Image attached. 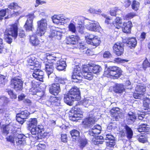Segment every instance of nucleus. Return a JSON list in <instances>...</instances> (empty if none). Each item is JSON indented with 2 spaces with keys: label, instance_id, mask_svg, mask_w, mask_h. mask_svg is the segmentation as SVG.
Listing matches in <instances>:
<instances>
[{
  "label": "nucleus",
  "instance_id": "f257e3e1",
  "mask_svg": "<svg viewBox=\"0 0 150 150\" xmlns=\"http://www.w3.org/2000/svg\"><path fill=\"white\" fill-rule=\"evenodd\" d=\"M101 69L100 66L96 65L95 66L85 65L83 68V73L81 72V69L77 67L74 69L72 78V81L77 83L79 81L81 80L83 76L85 79L90 80L93 78L92 72L96 74L100 72Z\"/></svg>",
  "mask_w": 150,
  "mask_h": 150
},
{
  "label": "nucleus",
  "instance_id": "f03ea898",
  "mask_svg": "<svg viewBox=\"0 0 150 150\" xmlns=\"http://www.w3.org/2000/svg\"><path fill=\"white\" fill-rule=\"evenodd\" d=\"M27 62V65L31 66L32 67L30 68L34 70L32 74L33 77L39 81H43L44 72L42 71L36 69L37 63L38 62L36 60L35 57L33 56L28 57Z\"/></svg>",
  "mask_w": 150,
  "mask_h": 150
},
{
  "label": "nucleus",
  "instance_id": "7ed1b4c3",
  "mask_svg": "<svg viewBox=\"0 0 150 150\" xmlns=\"http://www.w3.org/2000/svg\"><path fill=\"white\" fill-rule=\"evenodd\" d=\"M18 26L16 23L7 26L4 32V38L6 42L11 43L12 40V37L16 39L18 35Z\"/></svg>",
  "mask_w": 150,
  "mask_h": 150
},
{
  "label": "nucleus",
  "instance_id": "20e7f679",
  "mask_svg": "<svg viewBox=\"0 0 150 150\" xmlns=\"http://www.w3.org/2000/svg\"><path fill=\"white\" fill-rule=\"evenodd\" d=\"M23 82L19 76L12 78L10 82L11 87L16 91H21L23 89Z\"/></svg>",
  "mask_w": 150,
  "mask_h": 150
},
{
  "label": "nucleus",
  "instance_id": "39448f33",
  "mask_svg": "<svg viewBox=\"0 0 150 150\" xmlns=\"http://www.w3.org/2000/svg\"><path fill=\"white\" fill-rule=\"evenodd\" d=\"M105 74H107L109 76L113 77L115 79L120 77L121 75L122 71L120 68L117 67L112 66L108 68V71H105Z\"/></svg>",
  "mask_w": 150,
  "mask_h": 150
},
{
  "label": "nucleus",
  "instance_id": "423d86ee",
  "mask_svg": "<svg viewBox=\"0 0 150 150\" xmlns=\"http://www.w3.org/2000/svg\"><path fill=\"white\" fill-rule=\"evenodd\" d=\"M30 112L27 110L21 111L16 115V120L20 124H23L30 115Z\"/></svg>",
  "mask_w": 150,
  "mask_h": 150
},
{
  "label": "nucleus",
  "instance_id": "0eeeda50",
  "mask_svg": "<svg viewBox=\"0 0 150 150\" xmlns=\"http://www.w3.org/2000/svg\"><path fill=\"white\" fill-rule=\"evenodd\" d=\"M86 39L88 44L96 47L98 45L100 42V38L98 36H94L93 35H90L86 37Z\"/></svg>",
  "mask_w": 150,
  "mask_h": 150
},
{
  "label": "nucleus",
  "instance_id": "6e6552de",
  "mask_svg": "<svg viewBox=\"0 0 150 150\" xmlns=\"http://www.w3.org/2000/svg\"><path fill=\"white\" fill-rule=\"evenodd\" d=\"M27 19L24 25L26 30L27 31L31 30L33 28V21L35 17L33 13L29 14L27 16Z\"/></svg>",
  "mask_w": 150,
  "mask_h": 150
},
{
  "label": "nucleus",
  "instance_id": "1a4fd4ad",
  "mask_svg": "<svg viewBox=\"0 0 150 150\" xmlns=\"http://www.w3.org/2000/svg\"><path fill=\"white\" fill-rule=\"evenodd\" d=\"M38 24L39 31V32L38 33V35L41 36L44 34L47 29V21L46 19H42L38 22Z\"/></svg>",
  "mask_w": 150,
  "mask_h": 150
},
{
  "label": "nucleus",
  "instance_id": "9d476101",
  "mask_svg": "<svg viewBox=\"0 0 150 150\" xmlns=\"http://www.w3.org/2000/svg\"><path fill=\"white\" fill-rule=\"evenodd\" d=\"M68 94L70 96L74 98L75 100H78L80 99L79 89L76 87L74 86L71 88Z\"/></svg>",
  "mask_w": 150,
  "mask_h": 150
},
{
  "label": "nucleus",
  "instance_id": "9b49d317",
  "mask_svg": "<svg viewBox=\"0 0 150 150\" xmlns=\"http://www.w3.org/2000/svg\"><path fill=\"white\" fill-rule=\"evenodd\" d=\"M52 19L53 22L56 24L59 23H64L67 22L69 20L68 18H65L62 15H54L52 17Z\"/></svg>",
  "mask_w": 150,
  "mask_h": 150
},
{
  "label": "nucleus",
  "instance_id": "f8f14e48",
  "mask_svg": "<svg viewBox=\"0 0 150 150\" xmlns=\"http://www.w3.org/2000/svg\"><path fill=\"white\" fill-rule=\"evenodd\" d=\"M93 23L88 22L86 25L85 26L87 29L92 31H96L99 30L101 28L99 23L97 22L94 23L95 21H92Z\"/></svg>",
  "mask_w": 150,
  "mask_h": 150
},
{
  "label": "nucleus",
  "instance_id": "ddd939ff",
  "mask_svg": "<svg viewBox=\"0 0 150 150\" xmlns=\"http://www.w3.org/2000/svg\"><path fill=\"white\" fill-rule=\"evenodd\" d=\"M113 52L117 55H121L124 51L123 45L122 43H117L113 46Z\"/></svg>",
  "mask_w": 150,
  "mask_h": 150
},
{
  "label": "nucleus",
  "instance_id": "4468645a",
  "mask_svg": "<svg viewBox=\"0 0 150 150\" xmlns=\"http://www.w3.org/2000/svg\"><path fill=\"white\" fill-rule=\"evenodd\" d=\"M50 92L54 96L57 95L61 91L60 86L57 83L52 84L49 88Z\"/></svg>",
  "mask_w": 150,
  "mask_h": 150
},
{
  "label": "nucleus",
  "instance_id": "2eb2a0df",
  "mask_svg": "<svg viewBox=\"0 0 150 150\" xmlns=\"http://www.w3.org/2000/svg\"><path fill=\"white\" fill-rule=\"evenodd\" d=\"M101 130V126L99 125H95L92 128L90 129L88 131V134L93 137H95L97 135L100 133Z\"/></svg>",
  "mask_w": 150,
  "mask_h": 150
},
{
  "label": "nucleus",
  "instance_id": "dca6fc26",
  "mask_svg": "<svg viewBox=\"0 0 150 150\" xmlns=\"http://www.w3.org/2000/svg\"><path fill=\"white\" fill-rule=\"evenodd\" d=\"M53 64V62H46L45 64V71L48 78H49L50 76L52 77L50 75L53 73V71L54 69Z\"/></svg>",
  "mask_w": 150,
  "mask_h": 150
},
{
  "label": "nucleus",
  "instance_id": "f3484780",
  "mask_svg": "<svg viewBox=\"0 0 150 150\" xmlns=\"http://www.w3.org/2000/svg\"><path fill=\"white\" fill-rule=\"evenodd\" d=\"M80 40L79 37L77 35H71L66 39V43L68 44L75 45Z\"/></svg>",
  "mask_w": 150,
  "mask_h": 150
},
{
  "label": "nucleus",
  "instance_id": "a211bd4d",
  "mask_svg": "<svg viewBox=\"0 0 150 150\" xmlns=\"http://www.w3.org/2000/svg\"><path fill=\"white\" fill-rule=\"evenodd\" d=\"M44 131V128L42 125H38L37 126L34 127L31 129V133L33 135H36L39 134H42Z\"/></svg>",
  "mask_w": 150,
  "mask_h": 150
},
{
  "label": "nucleus",
  "instance_id": "6ab92c4d",
  "mask_svg": "<svg viewBox=\"0 0 150 150\" xmlns=\"http://www.w3.org/2000/svg\"><path fill=\"white\" fill-rule=\"evenodd\" d=\"M80 111L81 110L79 108L78 109L76 108H74V110H71V114H70V117L71 118V119L74 121L78 120V119L76 118L80 116L81 115Z\"/></svg>",
  "mask_w": 150,
  "mask_h": 150
},
{
  "label": "nucleus",
  "instance_id": "aec40b11",
  "mask_svg": "<svg viewBox=\"0 0 150 150\" xmlns=\"http://www.w3.org/2000/svg\"><path fill=\"white\" fill-rule=\"evenodd\" d=\"M60 100L57 99L56 97H51L50 100L47 101L46 104L48 106L51 105L54 106H59L60 105Z\"/></svg>",
  "mask_w": 150,
  "mask_h": 150
},
{
  "label": "nucleus",
  "instance_id": "412c9836",
  "mask_svg": "<svg viewBox=\"0 0 150 150\" xmlns=\"http://www.w3.org/2000/svg\"><path fill=\"white\" fill-rule=\"evenodd\" d=\"M95 122L94 117H89L85 119L83 122V125L85 127H90L91 125L94 124Z\"/></svg>",
  "mask_w": 150,
  "mask_h": 150
},
{
  "label": "nucleus",
  "instance_id": "4be33fe9",
  "mask_svg": "<svg viewBox=\"0 0 150 150\" xmlns=\"http://www.w3.org/2000/svg\"><path fill=\"white\" fill-rule=\"evenodd\" d=\"M127 46L131 49L134 48L137 45V41L135 38H129L126 41Z\"/></svg>",
  "mask_w": 150,
  "mask_h": 150
},
{
  "label": "nucleus",
  "instance_id": "5701e85b",
  "mask_svg": "<svg viewBox=\"0 0 150 150\" xmlns=\"http://www.w3.org/2000/svg\"><path fill=\"white\" fill-rule=\"evenodd\" d=\"M132 27V23L131 21H129L124 23L122 27V30L125 33H130L131 28Z\"/></svg>",
  "mask_w": 150,
  "mask_h": 150
},
{
  "label": "nucleus",
  "instance_id": "b1692460",
  "mask_svg": "<svg viewBox=\"0 0 150 150\" xmlns=\"http://www.w3.org/2000/svg\"><path fill=\"white\" fill-rule=\"evenodd\" d=\"M67 66L66 62L62 59L59 60L57 62L56 68L59 71H62L65 69Z\"/></svg>",
  "mask_w": 150,
  "mask_h": 150
},
{
  "label": "nucleus",
  "instance_id": "393cba45",
  "mask_svg": "<svg viewBox=\"0 0 150 150\" xmlns=\"http://www.w3.org/2000/svg\"><path fill=\"white\" fill-rule=\"evenodd\" d=\"M110 112L111 116L114 117L115 120H117L118 117H120L119 115L120 113V111L119 108H113L110 111Z\"/></svg>",
  "mask_w": 150,
  "mask_h": 150
},
{
  "label": "nucleus",
  "instance_id": "a878e982",
  "mask_svg": "<svg viewBox=\"0 0 150 150\" xmlns=\"http://www.w3.org/2000/svg\"><path fill=\"white\" fill-rule=\"evenodd\" d=\"M113 90L116 93H121L125 91L123 85L121 84H116L113 87Z\"/></svg>",
  "mask_w": 150,
  "mask_h": 150
},
{
  "label": "nucleus",
  "instance_id": "bb28decb",
  "mask_svg": "<svg viewBox=\"0 0 150 150\" xmlns=\"http://www.w3.org/2000/svg\"><path fill=\"white\" fill-rule=\"evenodd\" d=\"M37 123V120L36 118H30L29 119L27 122L28 129L30 130L31 128L36 126Z\"/></svg>",
  "mask_w": 150,
  "mask_h": 150
},
{
  "label": "nucleus",
  "instance_id": "cd10ccee",
  "mask_svg": "<svg viewBox=\"0 0 150 150\" xmlns=\"http://www.w3.org/2000/svg\"><path fill=\"white\" fill-rule=\"evenodd\" d=\"M68 93L67 94L64 95V101L68 105L70 106L73 105V102L75 100L74 98H72Z\"/></svg>",
  "mask_w": 150,
  "mask_h": 150
},
{
  "label": "nucleus",
  "instance_id": "c85d7f7f",
  "mask_svg": "<svg viewBox=\"0 0 150 150\" xmlns=\"http://www.w3.org/2000/svg\"><path fill=\"white\" fill-rule=\"evenodd\" d=\"M30 41L32 45L34 46H38L40 44V42L35 35L30 36Z\"/></svg>",
  "mask_w": 150,
  "mask_h": 150
},
{
  "label": "nucleus",
  "instance_id": "c756f323",
  "mask_svg": "<svg viewBox=\"0 0 150 150\" xmlns=\"http://www.w3.org/2000/svg\"><path fill=\"white\" fill-rule=\"evenodd\" d=\"M150 130L149 125L146 124H142L139 125L138 131L140 132H148Z\"/></svg>",
  "mask_w": 150,
  "mask_h": 150
},
{
  "label": "nucleus",
  "instance_id": "7c9ffc66",
  "mask_svg": "<svg viewBox=\"0 0 150 150\" xmlns=\"http://www.w3.org/2000/svg\"><path fill=\"white\" fill-rule=\"evenodd\" d=\"M93 138L92 139L93 143L94 144H102L103 142L104 139L103 137L100 136H99L93 137Z\"/></svg>",
  "mask_w": 150,
  "mask_h": 150
},
{
  "label": "nucleus",
  "instance_id": "2f4dec72",
  "mask_svg": "<svg viewBox=\"0 0 150 150\" xmlns=\"http://www.w3.org/2000/svg\"><path fill=\"white\" fill-rule=\"evenodd\" d=\"M62 36V33L59 31L55 30H52L51 31L50 37L56 38L57 39H61Z\"/></svg>",
  "mask_w": 150,
  "mask_h": 150
},
{
  "label": "nucleus",
  "instance_id": "473e14b6",
  "mask_svg": "<svg viewBox=\"0 0 150 150\" xmlns=\"http://www.w3.org/2000/svg\"><path fill=\"white\" fill-rule=\"evenodd\" d=\"M46 56L47 62H53L54 63V61L59 59V58L54 55V54L47 53L46 54Z\"/></svg>",
  "mask_w": 150,
  "mask_h": 150
},
{
  "label": "nucleus",
  "instance_id": "72a5a7b5",
  "mask_svg": "<svg viewBox=\"0 0 150 150\" xmlns=\"http://www.w3.org/2000/svg\"><path fill=\"white\" fill-rule=\"evenodd\" d=\"M136 118L135 114L131 112H129L127 116V119L131 123H133L135 121Z\"/></svg>",
  "mask_w": 150,
  "mask_h": 150
},
{
  "label": "nucleus",
  "instance_id": "f704fd0d",
  "mask_svg": "<svg viewBox=\"0 0 150 150\" xmlns=\"http://www.w3.org/2000/svg\"><path fill=\"white\" fill-rule=\"evenodd\" d=\"M88 140L85 138H81L79 141V146L80 148L83 149L88 144Z\"/></svg>",
  "mask_w": 150,
  "mask_h": 150
},
{
  "label": "nucleus",
  "instance_id": "c9c22d12",
  "mask_svg": "<svg viewBox=\"0 0 150 150\" xmlns=\"http://www.w3.org/2000/svg\"><path fill=\"white\" fill-rule=\"evenodd\" d=\"M70 134L73 139L76 140L79 138L80 136L79 132L76 129H73L70 132Z\"/></svg>",
  "mask_w": 150,
  "mask_h": 150
},
{
  "label": "nucleus",
  "instance_id": "e433bc0d",
  "mask_svg": "<svg viewBox=\"0 0 150 150\" xmlns=\"http://www.w3.org/2000/svg\"><path fill=\"white\" fill-rule=\"evenodd\" d=\"M125 127L127 132V137L129 139L132 138L133 133L131 129L127 125L125 126Z\"/></svg>",
  "mask_w": 150,
  "mask_h": 150
},
{
  "label": "nucleus",
  "instance_id": "4c0bfd02",
  "mask_svg": "<svg viewBox=\"0 0 150 150\" xmlns=\"http://www.w3.org/2000/svg\"><path fill=\"white\" fill-rule=\"evenodd\" d=\"M114 24L115 25L114 26H116V28H119L122 25V19L119 17L116 18Z\"/></svg>",
  "mask_w": 150,
  "mask_h": 150
},
{
  "label": "nucleus",
  "instance_id": "58836bf2",
  "mask_svg": "<svg viewBox=\"0 0 150 150\" xmlns=\"http://www.w3.org/2000/svg\"><path fill=\"white\" fill-rule=\"evenodd\" d=\"M135 90L136 92L140 93H142V94L143 95L144 92L146 91L145 87L142 85L137 86Z\"/></svg>",
  "mask_w": 150,
  "mask_h": 150
},
{
  "label": "nucleus",
  "instance_id": "ea45409f",
  "mask_svg": "<svg viewBox=\"0 0 150 150\" xmlns=\"http://www.w3.org/2000/svg\"><path fill=\"white\" fill-rule=\"evenodd\" d=\"M150 104V99L148 98H145L143 101L144 109L145 110L147 109L149 107Z\"/></svg>",
  "mask_w": 150,
  "mask_h": 150
},
{
  "label": "nucleus",
  "instance_id": "a19ab883",
  "mask_svg": "<svg viewBox=\"0 0 150 150\" xmlns=\"http://www.w3.org/2000/svg\"><path fill=\"white\" fill-rule=\"evenodd\" d=\"M68 30L72 33H75L76 31L75 25L73 23H70L68 26Z\"/></svg>",
  "mask_w": 150,
  "mask_h": 150
},
{
  "label": "nucleus",
  "instance_id": "79ce46f5",
  "mask_svg": "<svg viewBox=\"0 0 150 150\" xmlns=\"http://www.w3.org/2000/svg\"><path fill=\"white\" fill-rule=\"evenodd\" d=\"M139 3L135 0L133 1L132 6V8L134 10L137 11L139 8Z\"/></svg>",
  "mask_w": 150,
  "mask_h": 150
},
{
  "label": "nucleus",
  "instance_id": "37998d69",
  "mask_svg": "<svg viewBox=\"0 0 150 150\" xmlns=\"http://www.w3.org/2000/svg\"><path fill=\"white\" fill-rule=\"evenodd\" d=\"M105 137H104L105 139L108 140V141H115V137L110 134H105ZM105 136V135H104Z\"/></svg>",
  "mask_w": 150,
  "mask_h": 150
},
{
  "label": "nucleus",
  "instance_id": "c03bdc74",
  "mask_svg": "<svg viewBox=\"0 0 150 150\" xmlns=\"http://www.w3.org/2000/svg\"><path fill=\"white\" fill-rule=\"evenodd\" d=\"M88 12L90 13L93 14H99V13L101 12V11L99 9H95L93 8H90L88 10Z\"/></svg>",
  "mask_w": 150,
  "mask_h": 150
},
{
  "label": "nucleus",
  "instance_id": "a18cd8bd",
  "mask_svg": "<svg viewBox=\"0 0 150 150\" xmlns=\"http://www.w3.org/2000/svg\"><path fill=\"white\" fill-rule=\"evenodd\" d=\"M1 100L0 102L3 105L7 104L9 102L8 99L5 96H1Z\"/></svg>",
  "mask_w": 150,
  "mask_h": 150
},
{
  "label": "nucleus",
  "instance_id": "49530a36",
  "mask_svg": "<svg viewBox=\"0 0 150 150\" xmlns=\"http://www.w3.org/2000/svg\"><path fill=\"white\" fill-rule=\"evenodd\" d=\"M136 16V14L134 12H131L128 13L124 17L125 19H129L133 18Z\"/></svg>",
  "mask_w": 150,
  "mask_h": 150
},
{
  "label": "nucleus",
  "instance_id": "de8ad7c7",
  "mask_svg": "<svg viewBox=\"0 0 150 150\" xmlns=\"http://www.w3.org/2000/svg\"><path fill=\"white\" fill-rule=\"evenodd\" d=\"M143 96L142 93H140L137 92H135L133 94V97L135 99H142Z\"/></svg>",
  "mask_w": 150,
  "mask_h": 150
},
{
  "label": "nucleus",
  "instance_id": "09e8293b",
  "mask_svg": "<svg viewBox=\"0 0 150 150\" xmlns=\"http://www.w3.org/2000/svg\"><path fill=\"white\" fill-rule=\"evenodd\" d=\"M7 92L11 98L12 99H15L16 98L17 95L16 94L14 93L12 90H8Z\"/></svg>",
  "mask_w": 150,
  "mask_h": 150
},
{
  "label": "nucleus",
  "instance_id": "8fccbe9b",
  "mask_svg": "<svg viewBox=\"0 0 150 150\" xmlns=\"http://www.w3.org/2000/svg\"><path fill=\"white\" fill-rule=\"evenodd\" d=\"M31 84L32 86V88L30 89V91H32L33 89H34L35 88L38 87L39 85V83L36 81L33 80L31 82Z\"/></svg>",
  "mask_w": 150,
  "mask_h": 150
},
{
  "label": "nucleus",
  "instance_id": "3c124183",
  "mask_svg": "<svg viewBox=\"0 0 150 150\" xmlns=\"http://www.w3.org/2000/svg\"><path fill=\"white\" fill-rule=\"evenodd\" d=\"M138 141L142 143H144L147 141V139L144 135H142L138 138Z\"/></svg>",
  "mask_w": 150,
  "mask_h": 150
},
{
  "label": "nucleus",
  "instance_id": "603ef678",
  "mask_svg": "<svg viewBox=\"0 0 150 150\" xmlns=\"http://www.w3.org/2000/svg\"><path fill=\"white\" fill-rule=\"evenodd\" d=\"M8 8L12 9H18L19 8V7L17 3H12L10 4L8 6Z\"/></svg>",
  "mask_w": 150,
  "mask_h": 150
},
{
  "label": "nucleus",
  "instance_id": "864d4df0",
  "mask_svg": "<svg viewBox=\"0 0 150 150\" xmlns=\"http://www.w3.org/2000/svg\"><path fill=\"white\" fill-rule=\"evenodd\" d=\"M124 150H130L131 148L130 142L128 141H127L123 146Z\"/></svg>",
  "mask_w": 150,
  "mask_h": 150
},
{
  "label": "nucleus",
  "instance_id": "5fc2aeb1",
  "mask_svg": "<svg viewBox=\"0 0 150 150\" xmlns=\"http://www.w3.org/2000/svg\"><path fill=\"white\" fill-rule=\"evenodd\" d=\"M90 100L89 99H85L82 101L83 105L86 107H88L90 105Z\"/></svg>",
  "mask_w": 150,
  "mask_h": 150
},
{
  "label": "nucleus",
  "instance_id": "6e6d98bb",
  "mask_svg": "<svg viewBox=\"0 0 150 150\" xmlns=\"http://www.w3.org/2000/svg\"><path fill=\"white\" fill-rule=\"evenodd\" d=\"M5 76L4 75H0V85L1 86H3L5 85Z\"/></svg>",
  "mask_w": 150,
  "mask_h": 150
},
{
  "label": "nucleus",
  "instance_id": "4d7b16f0",
  "mask_svg": "<svg viewBox=\"0 0 150 150\" xmlns=\"http://www.w3.org/2000/svg\"><path fill=\"white\" fill-rule=\"evenodd\" d=\"M15 141H16V139H21L22 140H24L25 139V137L23 134H17L15 136Z\"/></svg>",
  "mask_w": 150,
  "mask_h": 150
},
{
  "label": "nucleus",
  "instance_id": "13d9d810",
  "mask_svg": "<svg viewBox=\"0 0 150 150\" xmlns=\"http://www.w3.org/2000/svg\"><path fill=\"white\" fill-rule=\"evenodd\" d=\"M101 15L104 18H106V20L105 21V22L107 24H108L110 23V20H111V18L106 15L103 13Z\"/></svg>",
  "mask_w": 150,
  "mask_h": 150
},
{
  "label": "nucleus",
  "instance_id": "bf43d9fd",
  "mask_svg": "<svg viewBox=\"0 0 150 150\" xmlns=\"http://www.w3.org/2000/svg\"><path fill=\"white\" fill-rule=\"evenodd\" d=\"M148 67H150V63L147 59H145L143 63V67L144 68H146Z\"/></svg>",
  "mask_w": 150,
  "mask_h": 150
},
{
  "label": "nucleus",
  "instance_id": "052dcab7",
  "mask_svg": "<svg viewBox=\"0 0 150 150\" xmlns=\"http://www.w3.org/2000/svg\"><path fill=\"white\" fill-rule=\"evenodd\" d=\"M16 142L18 145L19 144H24L25 143V139L22 140V138L16 139Z\"/></svg>",
  "mask_w": 150,
  "mask_h": 150
},
{
  "label": "nucleus",
  "instance_id": "680f3d73",
  "mask_svg": "<svg viewBox=\"0 0 150 150\" xmlns=\"http://www.w3.org/2000/svg\"><path fill=\"white\" fill-rule=\"evenodd\" d=\"M6 139L8 141L13 143L15 141V136L14 137H13V136L11 135L7 137Z\"/></svg>",
  "mask_w": 150,
  "mask_h": 150
},
{
  "label": "nucleus",
  "instance_id": "e2e57ef3",
  "mask_svg": "<svg viewBox=\"0 0 150 150\" xmlns=\"http://www.w3.org/2000/svg\"><path fill=\"white\" fill-rule=\"evenodd\" d=\"M107 146L109 147H113L115 145V141H107Z\"/></svg>",
  "mask_w": 150,
  "mask_h": 150
},
{
  "label": "nucleus",
  "instance_id": "0e129e2a",
  "mask_svg": "<svg viewBox=\"0 0 150 150\" xmlns=\"http://www.w3.org/2000/svg\"><path fill=\"white\" fill-rule=\"evenodd\" d=\"M103 56L104 58H108L111 57L112 55L109 51H107L104 53Z\"/></svg>",
  "mask_w": 150,
  "mask_h": 150
},
{
  "label": "nucleus",
  "instance_id": "69168bd1",
  "mask_svg": "<svg viewBox=\"0 0 150 150\" xmlns=\"http://www.w3.org/2000/svg\"><path fill=\"white\" fill-rule=\"evenodd\" d=\"M8 10V9H5L1 10L0 11V15L2 18L6 14V11Z\"/></svg>",
  "mask_w": 150,
  "mask_h": 150
},
{
  "label": "nucleus",
  "instance_id": "338daca9",
  "mask_svg": "<svg viewBox=\"0 0 150 150\" xmlns=\"http://www.w3.org/2000/svg\"><path fill=\"white\" fill-rule=\"evenodd\" d=\"M45 2L43 1H40V0H36L35 6L38 7L40 4H45Z\"/></svg>",
  "mask_w": 150,
  "mask_h": 150
},
{
  "label": "nucleus",
  "instance_id": "774afa93",
  "mask_svg": "<svg viewBox=\"0 0 150 150\" xmlns=\"http://www.w3.org/2000/svg\"><path fill=\"white\" fill-rule=\"evenodd\" d=\"M117 9L116 8H114L110 10V13L111 16H115L116 15Z\"/></svg>",
  "mask_w": 150,
  "mask_h": 150
}]
</instances>
